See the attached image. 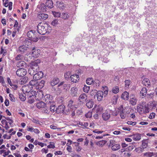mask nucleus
<instances>
[{
    "mask_svg": "<svg viewBox=\"0 0 157 157\" xmlns=\"http://www.w3.org/2000/svg\"><path fill=\"white\" fill-rule=\"evenodd\" d=\"M120 115L121 118L124 119L125 117V115L124 114L123 109L120 110Z\"/></svg>",
    "mask_w": 157,
    "mask_h": 157,
    "instance_id": "obj_43",
    "label": "nucleus"
},
{
    "mask_svg": "<svg viewBox=\"0 0 157 157\" xmlns=\"http://www.w3.org/2000/svg\"><path fill=\"white\" fill-rule=\"evenodd\" d=\"M67 107L71 109H74L77 108V105H75L74 102V101L72 100H70L68 102Z\"/></svg>",
    "mask_w": 157,
    "mask_h": 157,
    "instance_id": "obj_12",
    "label": "nucleus"
},
{
    "mask_svg": "<svg viewBox=\"0 0 157 157\" xmlns=\"http://www.w3.org/2000/svg\"><path fill=\"white\" fill-rule=\"evenodd\" d=\"M58 7L59 8H60L61 9H63L64 8V6L63 5V3H61V2L59 3Z\"/></svg>",
    "mask_w": 157,
    "mask_h": 157,
    "instance_id": "obj_61",
    "label": "nucleus"
},
{
    "mask_svg": "<svg viewBox=\"0 0 157 157\" xmlns=\"http://www.w3.org/2000/svg\"><path fill=\"white\" fill-rule=\"evenodd\" d=\"M56 107L55 105H51L50 106V110L52 112H54L56 111Z\"/></svg>",
    "mask_w": 157,
    "mask_h": 157,
    "instance_id": "obj_53",
    "label": "nucleus"
},
{
    "mask_svg": "<svg viewBox=\"0 0 157 157\" xmlns=\"http://www.w3.org/2000/svg\"><path fill=\"white\" fill-rule=\"evenodd\" d=\"M22 56L21 55H18L15 58V59L17 60H21L22 59Z\"/></svg>",
    "mask_w": 157,
    "mask_h": 157,
    "instance_id": "obj_54",
    "label": "nucleus"
},
{
    "mask_svg": "<svg viewBox=\"0 0 157 157\" xmlns=\"http://www.w3.org/2000/svg\"><path fill=\"white\" fill-rule=\"evenodd\" d=\"M118 98L117 95L114 96L112 97L111 100L113 104L115 105L117 104Z\"/></svg>",
    "mask_w": 157,
    "mask_h": 157,
    "instance_id": "obj_34",
    "label": "nucleus"
},
{
    "mask_svg": "<svg viewBox=\"0 0 157 157\" xmlns=\"http://www.w3.org/2000/svg\"><path fill=\"white\" fill-rule=\"evenodd\" d=\"M63 114L65 115H69L70 113V111L69 109H68L67 110H66L65 111L63 112Z\"/></svg>",
    "mask_w": 157,
    "mask_h": 157,
    "instance_id": "obj_63",
    "label": "nucleus"
},
{
    "mask_svg": "<svg viewBox=\"0 0 157 157\" xmlns=\"http://www.w3.org/2000/svg\"><path fill=\"white\" fill-rule=\"evenodd\" d=\"M40 52V50L36 49L33 48L32 51V55L34 57H37L39 56Z\"/></svg>",
    "mask_w": 157,
    "mask_h": 157,
    "instance_id": "obj_11",
    "label": "nucleus"
},
{
    "mask_svg": "<svg viewBox=\"0 0 157 157\" xmlns=\"http://www.w3.org/2000/svg\"><path fill=\"white\" fill-rule=\"evenodd\" d=\"M45 81L41 80L40 82L37 81L35 88L36 89H40L42 88L44 86Z\"/></svg>",
    "mask_w": 157,
    "mask_h": 157,
    "instance_id": "obj_13",
    "label": "nucleus"
},
{
    "mask_svg": "<svg viewBox=\"0 0 157 157\" xmlns=\"http://www.w3.org/2000/svg\"><path fill=\"white\" fill-rule=\"evenodd\" d=\"M16 73L17 75L19 77L24 76L27 73V71L25 69L21 68L18 69Z\"/></svg>",
    "mask_w": 157,
    "mask_h": 157,
    "instance_id": "obj_6",
    "label": "nucleus"
},
{
    "mask_svg": "<svg viewBox=\"0 0 157 157\" xmlns=\"http://www.w3.org/2000/svg\"><path fill=\"white\" fill-rule=\"evenodd\" d=\"M28 47L25 45L20 46L18 48V51L21 53H23L27 50Z\"/></svg>",
    "mask_w": 157,
    "mask_h": 157,
    "instance_id": "obj_19",
    "label": "nucleus"
},
{
    "mask_svg": "<svg viewBox=\"0 0 157 157\" xmlns=\"http://www.w3.org/2000/svg\"><path fill=\"white\" fill-rule=\"evenodd\" d=\"M93 80L91 78H88L86 80V83L88 85H91L93 83Z\"/></svg>",
    "mask_w": 157,
    "mask_h": 157,
    "instance_id": "obj_45",
    "label": "nucleus"
},
{
    "mask_svg": "<svg viewBox=\"0 0 157 157\" xmlns=\"http://www.w3.org/2000/svg\"><path fill=\"white\" fill-rule=\"evenodd\" d=\"M65 109V106L63 105H59L58 107L56 109V113H63Z\"/></svg>",
    "mask_w": 157,
    "mask_h": 157,
    "instance_id": "obj_15",
    "label": "nucleus"
},
{
    "mask_svg": "<svg viewBox=\"0 0 157 157\" xmlns=\"http://www.w3.org/2000/svg\"><path fill=\"white\" fill-rule=\"evenodd\" d=\"M69 15L67 13H62V17L64 19H67L69 17Z\"/></svg>",
    "mask_w": 157,
    "mask_h": 157,
    "instance_id": "obj_48",
    "label": "nucleus"
},
{
    "mask_svg": "<svg viewBox=\"0 0 157 157\" xmlns=\"http://www.w3.org/2000/svg\"><path fill=\"white\" fill-rule=\"evenodd\" d=\"M107 141L105 140H100L99 141V146L100 147H102L106 143Z\"/></svg>",
    "mask_w": 157,
    "mask_h": 157,
    "instance_id": "obj_41",
    "label": "nucleus"
},
{
    "mask_svg": "<svg viewBox=\"0 0 157 157\" xmlns=\"http://www.w3.org/2000/svg\"><path fill=\"white\" fill-rule=\"evenodd\" d=\"M93 112L94 113L96 112V113L94 115V117L95 119H98V108H95V106L94 108L92 109Z\"/></svg>",
    "mask_w": 157,
    "mask_h": 157,
    "instance_id": "obj_27",
    "label": "nucleus"
},
{
    "mask_svg": "<svg viewBox=\"0 0 157 157\" xmlns=\"http://www.w3.org/2000/svg\"><path fill=\"white\" fill-rule=\"evenodd\" d=\"M70 75V72H67L64 74V77L66 78H69Z\"/></svg>",
    "mask_w": 157,
    "mask_h": 157,
    "instance_id": "obj_60",
    "label": "nucleus"
},
{
    "mask_svg": "<svg viewBox=\"0 0 157 157\" xmlns=\"http://www.w3.org/2000/svg\"><path fill=\"white\" fill-rule=\"evenodd\" d=\"M12 4L13 3L12 2H10L8 4V8L9 10H11L12 9Z\"/></svg>",
    "mask_w": 157,
    "mask_h": 157,
    "instance_id": "obj_59",
    "label": "nucleus"
},
{
    "mask_svg": "<svg viewBox=\"0 0 157 157\" xmlns=\"http://www.w3.org/2000/svg\"><path fill=\"white\" fill-rule=\"evenodd\" d=\"M94 105V102L91 101H90L87 102L86 104V106L88 108H91Z\"/></svg>",
    "mask_w": 157,
    "mask_h": 157,
    "instance_id": "obj_38",
    "label": "nucleus"
},
{
    "mask_svg": "<svg viewBox=\"0 0 157 157\" xmlns=\"http://www.w3.org/2000/svg\"><path fill=\"white\" fill-rule=\"evenodd\" d=\"M29 78L25 76L21 78L19 81V83L21 85L26 83L28 81Z\"/></svg>",
    "mask_w": 157,
    "mask_h": 157,
    "instance_id": "obj_23",
    "label": "nucleus"
},
{
    "mask_svg": "<svg viewBox=\"0 0 157 157\" xmlns=\"http://www.w3.org/2000/svg\"><path fill=\"white\" fill-rule=\"evenodd\" d=\"M127 124L130 125H132V126L135 125L136 124V122H132L130 121H128L127 122Z\"/></svg>",
    "mask_w": 157,
    "mask_h": 157,
    "instance_id": "obj_58",
    "label": "nucleus"
},
{
    "mask_svg": "<svg viewBox=\"0 0 157 157\" xmlns=\"http://www.w3.org/2000/svg\"><path fill=\"white\" fill-rule=\"evenodd\" d=\"M145 140L142 141V147L143 148H146L148 145L147 143L145 142Z\"/></svg>",
    "mask_w": 157,
    "mask_h": 157,
    "instance_id": "obj_52",
    "label": "nucleus"
},
{
    "mask_svg": "<svg viewBox=\"0 0 157 157\" xmlns=\"http://www.w3.org/2000/svg\"><path fill=\"white\" fill-rule=\"evenodd\" d=\"M120 147L121 146L119 144H115L114 145L112 146L111 148L113 151H115L119 149Z\"/></svg>",
    "mask_w": 157,
    "mask_h": 157,
    "instance_id": "obj_29",
    "label": "nucleus"
},
{
    "mask_svg": "<svg viewBox=\"0 0 157 157\" xmlns=\"http://www.w3.org/2000/svg\"><path fill=\"white\" fill-rule=\"evenodd\" d=\"M26 94H25V96H26L29 99L28 102L30 104L34 102V98L35 94V91L31 90L30 92L26 93Z\"/></svg>",
    "mask_w": 157,
    "mask_h": 157,
    "instance_id": "obj_4",
    "label": "nucleus"
},
{
    "mask_svg": "<svg viewBox=\"0 0 157 157\" xmlns=\"http://www.w3.org/2000/svg\"><path fill=\"white\" fill-rule=\"evenodd\" d=\"M116 144L114 140H110V144L109 145V147H111L113 145H114V144Z\"/></svg>",
    "mask_w": 157,
    "mask_h": 157,
    "instance_id": "obj_56",
    "label": "nucleus"
},
{
    "mask_svg": "<svg viewBox=\"0 0 157 157\" xmlns=\"http://www.w3.org/2000/svg\"><path fill=\"white\" fill-rule=\"evenodd\" d=\"M40 62L39 61H38L37 60L36 61H34L32 63V65L33 66L36 67H37L38 66L39 63Z\"/></svg>",
    "mask_w": 157,
    "mask_h": 157,
    "instance_id": "obj_55",
    "label": "nucleus"
},
{
    "mask_svg": "<svg viewBox=\"0 0 157 157\" xmlns=\"http://www.w3.org/2000/svg\"><path fill=\"white\" fill-rule=\"evenodd\" d=\"M18 67H26L27 66V64L23 61H21L19 62L17 64Z\"/></svg>",
    "mask_w": 157,
    "mask_h": 157,
    "instance_id": "obj_35",
    "label": "nucleus"
},
{
    "mask_svg": "<svg viewBox=\"0 0 157 157\" xmlns=\"http://www.w3.org/2000/svg\"><path fill=\"white\" fill-rule=\"evenodd\" d=\"M155 113H151L150 114L149 116V118L150 119H152L154 118L155 117Z\"/></svg>",
    "mask_w": 157,
    "mask_h": 157,
    "instance_id": "obj_57",
    "label": "nucleus"
},
{
    "mask_svg": "<svg viewBox=\"0 0 157 157\" xmlns=\"http://www.w3.org/2000/svg\"><path fill=\"white\" fill-rule=\"evenodd\" d=\"M44 96L43 92L40 90H38L36 93L34 98L36 100H40Z\"/></svg>",
    "mask_w": 157,
    "mask_h": 157,
    "instance_id": "obj_9",
    "label": "nucleus"
},
{
    "mask_svg": "<svg viewBox=\"0 0 157 157\" xmlns=\"http://www.w3.org/2000/svg\"><path fill=\"white\" fill-rule=\"evenodd\" d=\"M25 96H24V95H23L22 94H19V97L20 99L22 101H24L25 100Z\"/></svg>",
    "mask_w": 157,
    "mask_h": 157,
    "instance_id": "obj_50",
    "label": "nucleus"
},
{
    "mask_svg": "<svg viewBox=\"0 0 157 157\" xmlns=\"http://www.w3.org/2000/svg\"><path fill=\"white\" fill-rule=\"evenodd\" d=\"M52 13L55 17H59L60 16V13L58 12L53 11Z\"/></svg>",
    "mask_w": 157,
    "mask_h": 157,
    "instance_id": "obj_49",
    "label": "nucleus"
},
{
    "mask_svg": "<svg viewBox=\"0 0 157 157\" xmlns=\"http://www.w3.org/2000/svg\"><path fill=\"white\" fill-rule=\"evenodd\" d=\"M147 93V90L146 88H143L140 92V94L143 96H144L146 95Z\"/></svg>",
    "mask_w": 157,
    "mask_h": 157,
    "instance_id": "obj_39",
    "label": "nucleus"
},
{
    "mask_svg": "<svg viewBox=\"0 0 157 157\" xmlns=\"http://www.w3.org/2000/svg\"><path fill=\"white\" fill-rule=\"evenodd\" d=\"M87 99V95L85 94H82L80 95L78 100L80 102L84 103Z\"/></svg>",
    "mask_w": 157,
    "mask_h": 157,
    "instance_id": "obj_16",
    "label": "nucleus"
},
{
    "mask_svg": "<svg viewBox=\"0 0 157 157\" xmlns=\"http://www.w3.org/2000/svg\"><path fill=\"white\" fill-rule=\"evenodd\" d=\"M128 136L129 137L132 138L135 141L139 140L141 139V134L138 133L130 135Z\"/></svg>",
    "mask_w": 157,
    "mask_h": 157,
    "instance_id": "obj_18",
    "label": "nucleus"
},
{
    "mask_svg": "<svg viewBox=\"0 0 157 157\" xmlns=\"http://www.w3.org/2000/svg\"><path fill=\"white\" fill-rule=\"evenodd\" d=\"M98 91L96 90H94L91 92L90 94L91 96H93L94 98H96L97 99H98Z\"/></svg>",
    "mask_w": 157,
    "mask_h": 157,
    "instance_id": "obj_26",
    "label": "nucleus"
},
{
    "mask_svg": "<svg viewBox=\"0 0 157 157\" xmlns=\"http://www.w3.org/2000/svg\"><path fill=\"white\" fill-rule=\"evenodd\" d=\"M92 113L91 112L89 111L85 114V116L86 117L90 118L92 116Z\"/></svg>",
    "mask_w": 157,
    "mask_h": 157,
    "instance_id": "obj_51",
    "label": "nucleus"
},
{
    "mask_svg": "<svg viewBox=\"0 0 157 157\" xmlns=\"http://www.w3.org/2000/svg\"><path fill=\"white\" fill-rule=\"evenodd\" d=\"M77 88L76 87H74L71 88L70 90L71 94L73 97L77 96Z\"/></svg>",
    "mask_w": 157,
    "mask_h": 157,
    "instance_id": "obj_21",
    "label": "nucleus"
},
{
    "mask_svg": "<svg viewBox=\"0 0 157 157\" xmlns=\"http://www.w3.org/2000/svg\"><path fill=\"white\" fill-rule=\"evenodd\" d=\"M46 106V104L42 101H39L36 104V107L39 109L44 108Z\"/></svg>",
    "mask_w": 157,
    "mask_h": 157,
    "instance_id": "obj_22",
    "label": "nucleus"
},
{
    "mask_svg": "<svg viewBox=\"0 0 157 157\" xmlns=\"http://www.w3.org/2000/svg\"><path fill=\"white\" fill-rule=\"evenodd\" d=\"M71 80L72 82L76 83L77 82L79 79L78 75L75 74L70 76Z\"/></svg>",
    "mask_w": 157,
    "mask_h": 157,
    "instance_id": "obj_14",
    "label": "nucleus"
},
{
    "mask_svg": "<svg viewBox=\"0 0 157 157\" xmlns=\"http://www.w3.org/2000/svg\"><path fill=\"white\" fill-rule=\"evenodd\" d=\"M38 33L40 34L43 35L47 32L48 24L44 22H40L37 25Z\"/></svg>",
    "mask_w": 157,
    "mask_h": 157,
    "instance_id": "obj_2",
    "label": "nucleus"
},
{
    "mask_svg": "<svg viewBox=\"0 0 157 157\" xmlns=\"http://www.w3.org/2000/svg\"><path fill=\"white\" fill-rule=\"evenodd\" d=\"M137 109V112L141 115L147 113L149 112V109L148 107V105L147 104H145V102L138 104Z\"/></svg>",
    "mask_w": 157,
    "mask_h": 157,
    "instance_id": "obj_1",
    "label": "nucleus"
},
{
    "mask_svg": "<svg viewBox=\"0 0 157 157\" xmlns=\"http://www.w3.org/2000/svg\"><path fill=\"white\" fill-rule=\"evenodd\" d=\"M47 147L49 148H53L54 149L55 148V144L53 142H50V144L48 145L47 146Z\"/></svg>",
    "mask_w": 157,
    "mask_h": 157,
    "instance_id": "obj_46",
    "label": "nucleus"
},
{
    "mask_svg": "<svg viewBox=\"0 0 157 157\" xmlns=\"http://www.w3.org/2000/svg\"><path fill=\"white\" fill-rule=\"evenodd\" d=\"M155 155H156V154L153 152H146L144 154V156L149 157H151Z\"/></svg>",
    "mask_w": 157,
    "mask_h": 157,
    "instance_id": "obj_36",
    "label": "nucleus"
},
{
    "mask_svg": "<svg viewBox=\"0 0 157 157\" xmlns=\"http://www.w3.org/2000/svg\"><path fill=\"white\" fill-rule=\"evenodd\" d=\"M90 86L84 85V87L83 88V90L84 92L88 93L90 90Z\"/></svg>",
    "mask_w": 157,
    "mask_h": 157,
    "instance_id": "obj_44",
    "label": "nucleus"
},
{
    "mask_svg": "<svg viewBox=\"0 0 157 157\" xmlns=\"http://www.w3.org/2000/svg\"><path fill=\"white\" fill-rule=\"evenodd\" d=\"M9 96L10 98V100L11 101H15V98L13 97V94H9Z\"/></svg>",
    "mask_w": 157,
    "mask_h": 157,
    "instance_id": "obj_62",
    "label": "nucleus"
},
{
    "mask_svg": "<svg viewBox=\"0 0 157 157\" xmlns=\"http://www.w3.org/2000/svg\"><path fill=\"white\" fill-rule=\"evenodd\" d=\"M58 19H54L52 21L51 25L53 26H56L58 24Z\"/></svg>",
    "mask_w": 157,
    "mask_h": 157,
    "instance_id": "obj_47",
    "label": "nucleus"
},
{
    "mask_svg": "<svg viewBox=\"0 0 157 157\" xmlns=\"http://www.w3.org/2000/svg\"><path fill=\"white\" fill-rule=\"evenodd\" d=\"M46 6H45L44 3H42L40 4L39 8L43 12H45L46 11Z\"/></svg>",
    "mask_w": 157,
    "mask_h": 157,
    "instance_id": "obj_37",
    "label": "nucleus"
},
{
    "mask_svg": "<svg viewBox=\"0 0 157 157\" xmlns=\"http://www.w3.org/2000/svg\"><path fill=\"white\" fill-rule=\"evenodd\" d=\"M32 88V87L31 86L29 85H26L22 87V90L24 94H25L31 91Z\"/></svg>",
    "mask_w": 157,
    "mask_h": 157,
    "instance_id": "obj_7",
    "label": "nucleus"
},
{
    "mask_svg": "<svg viewBox=\"0 0 157 157\" xmlns=\"http://www.w3.org/2000/svg\"><path fill=\"white\" fill-rule=\"evenodd\" d=\"M125 86L126 88H128L131 83V81L129 80H127L125 81Z\"/></svg>",
    "mask_w": 157,
    "mask_h": 157,
    "instance_id": "obj_42",
    "label": "nucleus"
},
{
    "mask_svg": "<svg viewBox=\"0 0 157 157\" xmlns=\"http://www.w3.org/2000/svg\"><path fill=\"white\" fill-rule=\"evenodd\" d=\"M129 94L127 91H125L122 94L121 98L123 99L127 100L128 99Z\"/></svg>",
    "mask_w": 157,
    "mask_h": 157,
    "instance_id": "obj_24",
    "label": "nucleus"
},
{
    "mask_svg": "<svg viewBox=\"0 0 157 157\" xmlns=\"http://www.w3.org/2000/svg\"><path fill=\"white\" fill-rule=\"evenodd\" d=\"M109 136V134H105L103 131H99V139L102 138L103 137Z\"/></svg>",
    "mask_w": 157,
    "mask_h": 157,
    "instance_id": "obj_30",
    "label": "nucleus"
},
{
    "mask_svg": "<svg viewBox=\"0 0 157 157\" xmlns=\"http://www.w3.org/2000/svg\"><path fill=\"white\" fill-rule=\"evenodd\" d=\"M34 80H31L29 82V85L32 87V88H35L36 86V85L37 81V80L34 79Z\"/></svg>",
    "mask_w": 157,
    "mask_h": 157,
    "instance_id": "obj_32",
    "label": "nucleus"
},
{
    "mask_svg": "<svg viewBox=\"0 0 157 157\" xmlns=\"http://www.w3.org/2000/svg\"><path fill=\"white\" fill-rule=\"evenodd\" d=\"M109 110H106V111L102 115V117L103 119L105 121H107L108 120L110 117V115L109 113Z\"/></svg>",
    "mask_w": 157,
    "mask_h": 157,
    "instance_id": "obj_17",
    "label": "nucleus"
},
{
    "mask_svg": "<svg viewBox=\"0 0 157 157\" xmlns=\"http://www.w3.org/2000/svg\"><path fill=\"white\" fill-rule=\"evenodd\" d=\"M103 91H99V101L101 100L102 99L104 94L105 96L108 94V89L107 87L103 86Z\"/></svg>",
    "mask_w": 157,
    "mask_h": 157,
    "instance_id": "obj_5",
    "label": "nucleus"
},
{
    "mask_svg": "<svg viewBox=\"0 0 157 157\" xmlns=\"http://www.w3.org/2000/svg\"><path fill=\"white\" fill-rule=\"evenodd\" d=\"M142 83L145 86H149L150 84L149 80L147 78L144 79L142 81Z\"/></svg>",
    "mask_w": 157,
    "mask_h": 157,
    "instance_id": "obj_31",
    "label": "nucleus"
},
{
    "mask_svg": "<svg viewBox=\"0 0 157 157\" xmlns=\"http://www.w3.org/2000/svg\"><path fill=\"white\" fill-rule=\"evenodd\" d=\"M38 17L41 20H44L48 18V15L46 13H41L38 15Z\"/></svg>",
    "mask_w": 157,
    "mask_h": 157,
    "instance_id": "obj_20",
    "label": "nucleus"
},
{
    "mask_svg": "<svg viewBox=\"0 0 157 157\" xmlns=\"http://www.w3.org/2000/svg\"><path fill=\"white\" fill-rule=\"evenodd\" d=\"M129 103L132 106L136 105L137 101V99L133 94L130 95V96Z\"/></svg>",
    "mask_w": 157,
    "mask_h": 157,
    "instance_id": "obj_8",
    "label": "nucleus"
},
{
    "mask_svg": "<svg viewBox=\"0 0 157 157\" xmlns=\"http://www.w3.org/2000/svg\"><path fill=\"white\" fill-rule=\"evenodd\" d=\"M69 87V84H64L63 86V89L67 90Z\"/></svg>",
    "mask_w": 157,
    "mask_h": 157,
    "instance_id": "obj_64",
    "label": "nucleus"
},
{
    "mask_svg": "<svg viewBox=\"0 0 157 157\" xmlns=\"http://www.w3.org/2000/svg\"><path fill=\"white\" fill-rule=\"evenodd\" d=\"M37 35V34L36 31L32 30L29 31L27 34V36L29 38H31V40L34 42H36L38 40Z\"/></svg>",
    "mask_w": 157,
    "mask_h": 157,
    "instance_id": "obj_3",
    "label": "nucleus"
},
{
    "mask_svg": "<svg viewBox=\"0 0 157 157\" xmlns=\"http://www.w3.org/2000/svg\"><path fill=\"white\" fill-rule=\"evenodd\" d=\"M59 82V79L57 78H54L51 82V84L52 86H54L58 84Z\"/></svg>",
    "mask_w": 157,
    "mask_h": 157,
    "instance_id": "obj_28",
    "label": "nucleus"
},
{
    "mask_svg": "<svg viewBox=\"0 0 157 157\" xmlns=\"http://www.w3.org/2000/svg\"><path fill=\"white\" fill-rule=\"evenodd\" d=\"M45 6L48 8H52L53 7V3L52 0H46Z\"/></svg>",
    "mask_w": 157,
    "mask_h": 157,
    "instance_id": "obj_25",
    "label": "nucleus"
},
{
    "mask_svg": "<svg viewBox=\"0 0 157 157\" xmlns=\"http://www.w3.org/2000/svg\"><path fill=\"white\" fill-rule=\"evenodd\" d=\"M36 69L33 66L31 67V68H29V70L28 71L29 74L31 75H34L35 73V71Z\"/></svg>",
    "mask_w": 157,
    "mask_h": 157,
    "instance_id": "obj_33",
    "label": "nucleus"
},
{
    "mask_svg": "<svg viewBox=\"0 0 157 157\" xmlns=\"http://www.w3.org/2000/svg\"><path fill=\"white\" fill-rule=\"evenodd\" d=\"M119 88L117 86H115L113 87L112 89V92L114 94H117L119 92Z\"/></svg>",
    "mask_w": 157,
    "mask_h": 157,
    "instance_id": "obj_40",
    "label": "nucleus"
},
{
    "mask_svg": "<svg viewBox=\"0 0 157 157\" xmlns=\"http://www.w3.org/2000/svg\"><path fill=\"white\" fill-rule=\"evenodd\" d=\"M43 73L42 71H40L37 73H35L33 75L34 79H35L37 81L42 78L43 77Z\"/></svg>",
    "mask_w": 157,
    "mask_h": 157,
    "instance_id": "obj_10",
    "label": "nucleus"
}]
</instances>
